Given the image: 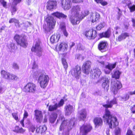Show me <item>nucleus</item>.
<instances>
[{"label":"nucleus","instance_id":"nucleus-51","mask_svg":"<svg viewBox=\"0 0 135 135\" xmlns=\"http://www.w3.org/2000/svg\"><path fill=\"white\" fill-rule=\"evenodd\" d=\"M0 2L3 5V6L6 8L7 6V2L4 0H0Z\"/></svg>","mask_w":135,"mask_h":135},{"label":"nucleus","instance_id":"nucleus-28","mask_svg":"<svg viewBox=\"0 0 135 135\" xmlns=\"http://www.w3.org/2000/svg\"><path fill=\"white\" fill-rule=\"evenodd\" d=\"M111 33V30L108 29L107 31L104 33H103L99 34V36L100 38L103 37H110Z\"/></svg>","mask_w":135,"mask_h":135},{"label":"nucleus","instance_id":"nucleus-31","mask_svg":"<svg viewBox=\"0 0 135 135\" xmlns=\"http://www.w3.org/2000/svg\"><path fill=\"white\" fill-rule=\"evenodd\" d=\"M47 129V128L45 125L40 126L36 129V131L37 133H42L45 132Z\"/></svg>","mask_w":135,"mask_h":135},{"label":"nucleus","instance_id":"nucleus-34","mask_svg":"<svg viewBox=\"0 0 135 135\" xmlns=\"http://www.w3.org/2000/svg\"><path fill=\"white\" fill-rule=\"evenodd\" d=\"M122 73L119 70H116L114 72V74L112 75V77L115 79H118L120 77Z\"/></svg>","mask_w":135,"mask_h":135},{"label":"nucleus","instance_id":"nucleus-27","mask_svg":"<svg viewBox=\"0 0 135 135\" xmlns=\"http://www.w3.org/2000/svg\"><path fill=\"white\" fill-rule=\"evenodd\" d=\"M79 117L81 120H84L86 116V110L83 109L79 111L78 112Z\"/></svg>","mask_w":135,"mask_h":135},{"label":"nucleus","instance_id":"nucleus-61","mask_svg":"<svg viewBox=\"0 0 135 135\" xmlns=\"http://www.w3.org/2000/svg\"><path fill=\"white\" fill-rule=\"evenodd\" d=\"M73 2L74 3H78L83 2V0H72Z\"/></svg>","mask_w":135,"mask_h":135},{"label":"nucleus","instance_id":"nucleus-3","mask_svg":"<svg viewBox=\"0 0 135 135\" xmlns=\"http://www.w3.org/2000/svg\"><path fill=\"white\" fill-rule=\"evenodd\" d=\"M80 10V8L78 6H74L71 10V15L70 16L69 19L73 25L78 24L80 22V18L79 14Z\"/></svg>","mask_w":135,"mask_h":135},{"label":"nucleus","instance_id":"nucleus-10","mask_svg":"<svg viewBox=\"0 0 135 135\" xmlns=\"http://www.w3.org/2000/svg\"><path fill=\"white\" fill-rule=\"evenodd\" d=\"M71 75L76 78H78L81 73V68L78 65L72 69L70 72Z\"/></svg>","mask_w":135,"mask_h":135},{"label":"nucleus","instance_id":"nucleus-47","mask_svg":"<svg viewBox=\"0 0 135 135\" xmlns=\"http://www.w3.org/2000/svg\"><path fill=\"white\" fill-rule=\"evenodd\" d=\"M6 87L3 85L0 86V93H2L6 90Z\"/></svg>","mask_w":135,"mask_h":135},{"label":"nucleus","instance_id":"nucleus-32","mask_svg":"<svg viewBox=\"0 0 135 135\" xmlns=\"http://www.w3.org/2000/svg\"><path fill=\"white\" fill-rule=\"evenodd\" d=\"M52 15L59 18H66L67 17V16L64 14L58 12L52 13Z\"/></svg>","mask_w":135,"mask_h":135},{"label":"nucleus","instance_id":"nucleus-57","mask_svg":"<svg viewBox=\"0 0 135 135\" xmlns=\"http://www.w3.org/2000/svg\"><path fill=\"white\" fill-rule=\"evenodd\" d=\"M115 135H120V129L118 128L116 129L115 131Z\"/></svg>","mask_w":135,"mask_h":135},{"label":"nucleus","instance_id":"nucleus-1","mask_svg":"<svg viewBox=\"0 0 135 135\" xmlns=\"http://www.w3.org/2000/svg\"><path fill=\"white\" fill-rule=\"evenodd\" d=\"M76 119L74 118H73L70 120L66 119L65 118L62 116H60L59 119L57 120V122H62L61 124L60 127V130L61 131L63 130V133H65V131H67L65 135L69 134V131L71 130L73 127L74 124Z\"/></svg>","mask_w":135,"mask_h":135},{"label":"nucleus","instance_id":"nucleus-9","mask_svg":"<svg viewBox=\"0 0 135 135\" xmlns=\"http://www.w3.org/2000/svg\"><path fill=\"white\" fill-rule=\"evenodd\" d=\"M14 38L17 43L21 46L24 47L26 46L27 43L25 39L22 36L16 35L14 37Z\"/></svg>","mask_w":135,"mask_h":135},{"label":"nucleus","instance_id":"nucleus-25","mask_svg":"<svg viewBox=\"0 0 135 135\" xmlns=\"http://www.w3.org/2000/svg\"><path fill=\"white\" fill-rule=\"evenodd\" d=\"M60 37V35L59 34H54L51 37L50 41L52 44L56 43L58 41Z\"/></svg>","mask_w":135,"mask_h":135},{"label":"nucleus","instance_id":"nucleus-59","mask_svg":"<svg viewBox=\"0 0 135 135\" xmlns=\"http://www.w3.org/2000/svg\"><path fill=\"white\" fill-rule=\"evenodd\" d=\"M14 23H15V25L16 26H19V21L15 19Z\"/></svg>","mask_w":135,"mask_h":135},{"label":"nucleus","instance_id":"nucleus-19","mask_svg":"<svg viewBox=\"0 0 135 135\" xmlns=\"http://www.w3.org/2000/svg\"><path fill=\"white\" fill-rule=\"evenodd\" d=\"M57 5V2L54 1H49L47 2L46 6L47 8L49 10H51L56 8Z\"/></svg>","mask_w":135,"mask_h":135},{"label":"nucleus","instance_id":"nucleus-42","mask_svg":"<svg viewBox=\"0 0 135 135\" xmlns=\"http://www.w3.org/2000/svg\"><path fill=\"white\" fill-rule=\"evenodd\" d=\"M77 50H79L84 51L85 50V48L82 45L79 44L77 45Z\"/></svg>","mask_w":135,"mask_h":135},{"label":"nucleus","instance_id":"nucleus-14","mask_svg":"<svg viewBox=\"0 0 135 135\" xmlns=\"http://www.w3.org/2000/svg\"><path fill=\"white\" fill-rule=\"evenodd\" d=\"M97 35V33L96 31L93 30L86 31L85 33L86 36L89 39H94Z\"/></svg>","mask_w":135,"mask_h":135},{"label":"nucleus","instance_id":"nucleus-18","mask_svg":"<svg viewBox=\"0 0 135 135\" xmlns=\"http://www.w3.org/2000/svg\"><path fill=\"white\" fill-rule=\"evenodd\" d=\"M61 3L62 7L65 9L68 10L71 6L70 0H62Z\"/></svg>","mask_w":135,"mask_h":135},{"label":"nucleus","instance_id":"nucleus-20","mask_svg":"<svg viewBox=\"0 0 135 135\" xmlns=\"http://www.w3.org/2000/svg\"><path fill=\"white\" fill-rule=\"evenodd\" d=\"M65 114L67 115L71 114L75 109L72 105L70 104L65 106Z\"/></svg>","mask_w":135,"mask_h":135},{"label":"nucleus","instance_id":"nucleus-45","mask_svg":"<svg viewBox=\"0 0 135 135\" xmlns=\"http://www.w3.org/2000/svg\"><path fill=\"white\" fill-rule=\"evenodd\" d=\"M105 25V23H102L98 25L97 27L96 28L97 30H100Z\"/></svg>","mask_w":135,"mask_h":135},{"label":"nucleus","instance_id":"nucleus-17","mask_svg":"<svg viewBox=\"0 0 135 135\" xmlns=\"http://www.w3.org/2000/svg\"><path fill=\"white\" fill-rule=\"evenodd\" d=\"M108 45V43L106 42L101 41L98 44V48L100 51L103 52L106 51Z\"/></svg>","mask_w":135,"mask_h":135},{"label":"nucleus","instance_id":"nucleus-52","mask_svg":"<svg viewBox=\"0 0 135 135\" xmlns=\"http://www.w3.org/2000/svg\"><path fill=\"white\" fill-rule=\"evenodd\" d=\"M129 95L128 94H126L123 97H122V98L124 101H126L129 99Z\"/></svg>","mask_w":135,"mask_h":135},{"label":"nucleus","instance_id":"nucleus-55","mask_svg":"<svg viewBox=\"0 0 135 135\" xmlns=\"http://www.w3.org/2000/svg\"><path fill=\"white\" fill-rule=\"evenodd\" d=\"M12 116L13 118L16 120H17L18 119V117L17 114L16 113H13L12 114Z\"/></svg>","mask_w":135,"mask_h":135},{"label":"nucleus","instance_id":"nucleus-13","mask_svg":"<svg viewBox=\"0 0 135 135\" xmlns=\"http://www.w3.org/2000/svg\"><path fill=\"white\" fill-rule=\"evenodd\" d=\"M91 65V62L90 61H88L84 63L82 66V69L84 73L87 74L89 73Z\"/></svg>","mask_w":135,"mask_h":135},{"label":"nucleus","instance_id":"nucleus-43","mask_svg":"<svg viewBox=\"0 0 135 135\" xmlns=\"http://www.w3.org/2000/svg\"><path fill=\"white\" fill-rule=\"evenodd\" d=\"M62 62L64 68L66 70L68 67V65L66 59L64 58H62Z\"/></svg>","mask_w":135,"mask_h":135},{"label":"nucleus","instance_id":"nucleus-41","mask_svg":"<svg viewBox=\"0 0 135 135\" xmlns=\"http://www.w3.org/2000/svg\"><path fill=\"white\" fill-rule=\"evenodd\" d=\"M60 26L61 29L62 30L64 35L66 37L67 36L68 34L65 30V26L64 25V24L63 25H60Z\"/></svg>","mask_w":135,"mask_h":135},{"label":"nucleus","instance_id":"nucleus-48","mask_svg":"<svg viewBox=\"0 0 135 135\" xmlns=\"http://www.w3.org/2000/svg\"><path fill=\"white\" fill-rule=\"evenodd\" d=\"M64 104V101L63 99H61L60 101V102L58 103H57V106L58 107H60L63 105Z\"/></svg>","mask_w":135,"mask_h":135},{"label":"nucleus","instance_id":"nucleus-37","mask_svg":"<svg viewBox=\"0 0 135 135\" xmlns=\"http://www.w3.org/2000/svg\"><path fill=\"white\" fill-rule=\"evenodd\" d=\"M2 76L4 78L7 79L9 73L4 70L2 71L1 72Z\"/></svg>","mask_w":135,"mask_h":135},{"label":"nucleus","instance_id":"nucleus-29","mask_svg":"<svg viewBox=\"0 0 135 135\" xmlns=\"http://www.w3.org/2000/svg\"><path fill=\"white\" fill-rule=\"evenodd\" d=\"M116 65V63H114L113 64H109L108 65L106 66V69H108L109 70L108 71L105 70V73L107 74L109 73L110 71L115 67Z\"/></svg>","mask_w":135,"mask_h":135},{"label":"nucleus","instance_id":"nucleus-7","mask_svg":"<svg viewBox=\"0 0 135 135\" xmlns=\"http://www.w3.org/2000/svg\"><path fill=\"white\" fill-rule=\"evenodd\" d=\"M68 48L67 44L64 42H61L57 45L56 49L59 53L62 54L66 51Z\"/></svg>","mask_w":135,"mask_h":135},{"label":"nucleus","instance_id":"nucleus-4","mask_svg":"<svg viewBox=\"0 0 135 135\" xmlns=\"http://www.w3.org/2000/svg\"><path fill=\"white\" fill-rule=\"evenodd\" d=\"M47 25L46 24L43 25V28L45 33L50 32L53 29L55 26L56 21L52 16L49 17L47 18Z\"/></svg>","mask_w":135,"mask_h":135},{"label":"nucleus","instance_id":"nucleus-6","mask_svg":"<svg viewBox=\"0 0 135 135\" xmlns=\"http://www.w3.org/2000/svg\"><path fill=\"white\" fill-rule=\"evenodd\" d=\"M40 44V41L38 40L34 43L31 49L32 51L34 52L36 55L39 57L42 55L43 52V50Z\"/></svg>","mask_w":135,"mask_h":135},{"label":"nucleus","instance_id":"nucleus-62","mask_svg":"<svg viewBox=\"0 0 135 135\" xmlns=\"http://www.w3.org/2000/svg\"><path fill=\"white\" fill-rule=\"evenodd\" d=\"M26 121L24 122L25 124L27 125L30 124V121L28 119H26L25 120Z\"/></svg>","mask_w":135,"mask_h":135},{"label":"nucleus","instance_id":"nucleus-46","mask_svg":"<svg viewBox=\"0 0 135 135\" xmlns=\"http://www.w3.org/2000/svg\"><path fill=\"white\" fill-rule=\"evenodd\" d=\"M123 3L126 4L128 7V6H130L131 4V2L130 0H124L122 1Z\"/></svg>","mask_w":135,"mask_h":135},{"label":"nucleus","instance_id":"nucleus-38","mask_svg":"<svg viewBox=\"0 0 135 135\" xmlns=\"http://www.w3.org/2000/svg\"><path fill=\"white\" fill-rule=\"evenodd\" d=\"M57 117V114H52L50 116V121L52 123H54Z\"/></svg>","mask_w":135,"mask_h":135},{"label":"nucleus","instance_id":"nucleus-63","mask_svg":"<svg viewBox=\"0 0 135 135\" xmlns=\"http://www.w3.org/2000/svg\"><path fill=\"white\" fill-rule=\"evenodd\" d=\"M132 22L133 23V26L135 27V20L133 18H132Z\"/></svg>","mask_w":135,"mask_h":135},{"label":"nucleus","instance_id":"nucleus-39","mask_svg":"<svg viewBox=\"0 0 135 135\" xmlns=\"http://www.w3.org/2000/svg\"><path fill=\"white\" fill-rule=\"evenodd\" d=\"M104 59L103 57H102L97 60L98 64L102 67L104 65V61L103 60Z\"/></svg>","mask_w":135,"mask_h":135},{"label":"nucleus","instance_id":"nucleus-8","mask_svg":"<svg viewBox=\"0 0 135 135\" xmlns=\"http://www.w3.org/2000/svg\"><path fill=\"white\" fill-rule=\"evenodd\" d=\"M24 89L26 92L34 93L36 90V86L33 83H29L25 86Z\"/></svg>","mask_w":135,"mask_h":135},{"label":"nucleus","instance_id":"nucleus-40","mask_svg":"<svg viewBox=\"0 0 135 135\" xmlns=\"http://www.w3.org/2000/svg\"><path fill=\"white\" fill-rule=\"evenodd\" d=\"M58 108L57 103H56L54 105H50L49 107V110L50 111H53L56 110Z\"/></svg>","mask_w":135,"mask_h":135},{"label":"nucleus","instance_id":"nucleus-53","mask_svg":"<svg viewBox=\"0 0 135 135\" xmlns=\"http://www.w3.org/2000/svg\"><path fill=\"white\" fill-rule=\"evenodd\" d=\"M35 126L33 125H31L30 127L29 130L30 131H31L32 132H33L35 130Z\"/></svg>","mask_w":135,"mask_h":135},{"label":"nucleus","instance_id":"nucleus-44","mask_svg":"<svg viewBox=\"0 0 135 135\" xmlns=\"http://www.w3.org/2000/svg\"><path fill=\"white\" fill-rule=\"evenodd\" d=\"M94 1L97 3H100L103 6L106 5L107 4V2L104 1L103 0H94Z\"/></svg>","mask_w":135,"mask_h":135},{"label":"nucleus","instance_id":"nucleus-15","mask_svg":"<svg viewBox=\"0 0 135 135\" xmlns=\"http://www.w3.org/2000/svg\"><path fill=\"white\" fill-rule=\"evenodd\" d=\"M101 81L103 83L102 84V87L107 91L109 89V82L108 78L105 77H102Z\"/></svg>","mask_w":135,"mask_h":135},{"label":"nucleus","instance_id":"nucleus-24","mask_svg":"<svg viewBox=\"0 0 135 135\" xmlns=\"http://www.w3.org/2000/svg\"><path fill=\"white\" fill-rule=\"evenodd\" d=\"M122 86L121 83L119 81H117L113 86L114 93L116 94L118 91V90L120 89Z\"/></svg>","mask_w":135,"mask_h":135},{"label":"nucleus","instance_id":"nucleus-2","mask_svg":"<svg viewBox=\"0 0 135 135\" xmlns=\"http://www.w3.org/2000/svg\"><path fill=\"white\" fill-rule=\"evenodd\" d=\"M103 118L105 122L108 124L110 128H113L118 125L116 117L112 115L110 111L107 109H105V113L103 116Z\"/></svg>","mask_w":135,"mask_h":135},{"label":"nucleus","instance_id":"nucleus-60","mask_svg":"<svg viewBox=\"0 0 135 135\" xmlns=\"http://www.w3.org/2000/svg\"><path fill=\"white\" fill-rule=\"evenodd\" d=\"M13 66L15 69H18V66L16 63H13Z\"/></svg>","mask_w":135,"mask_h":135},{"label":"nucleus","instance_id":"nucleus-30","mask_svg":"<svg viewBox=\"0 0 135 135\" xmlns=\"http://www.w3.org/2000/svg\"><path fill=\"white\" fill-rule=\"evenodd\" d=\"M129 36V35L128 33L126 32L122 33L118 37L117 40L119 41H120Z\"/></svg>","mask_w":135,"mask_h":135},{"label":"nucleus","instance_id":"nucleus-49","mask_svg":"<svg viewBox=\"0 0 135 135\" xmlns=\"http://www.w3.org/2000/svg\"><path fill=\"white\" fill-rule=\"evenodd\" d=\"M128 8H129L131 12H132L135 11V5L128 6Z\"/></svg>","mask_w":135,"mask_h":135},{"label":"nucleus","instance_id":"nucleus-64","mask_svg":"<svg viewBox=\"0 0 135 135\" xmlns=\"http://www.w3.org/2000/svg\"><path fill=\"white\" fill-rule=\"evenodd\" d=\"M132 112L134 113H135V105H134L131 109Z\"/></svg>","mask_w":135,"mask_h":135},{"label":"nucleus","instance_id":"nucleus-12","mask_svg":"<svg viewBox=\"0 0 135 135\" xmlns=\"http://www.w3.org/2000/svg\"><path fill=\"white\" fill-rule=\"evenodd\" d=\"M92 129V127L90 124L83 125L80 128V132L83 135H85Z\"/></svg>","mask_w":135,"mask_h":135},{"label":"nucleus","instance_id":"nucleus-16","mask_svg":"<svg viewBox=\"0 0 135 135\" xmlns=\"http://www.w3.org/2000/svg\"><path fill=\"white\" fill-rule=\"evenodd\" d=\"M21 0H12L11 11L12 15H13L17 11L16 6L18 4L21 2Z\"/></svg>","mask_w":135,"mask_h":135},{"label":"nucleus","instance_id":"nucleus-23","mask_svg":"<svg viewBox=\"0 0 135 135\" xmlns=\"http://www.w3.org/2000/svg\"><path fill=\"white\" fill-rule=\"evenodd\" d=\"M107 104L103 105V106L106 108H111L112 107L113 104H117V102L116 98H114L113 100L110 102L109 101H107Z\"/></svg>","mask_w":135,"mask_h":135},{"label":"nucleus","instance_id":"nucleus-5","mask_svg":"<svg viewBox=\"0 0 135 135\" xmlns=\"http://www.w3.org/2000/svg\"><path fill=\"white\" fill-rule=\"evenodd\" d=\"M49 80V78L47 75L44 74H41L38 78V82L40 87L43 89L47 86Z\"/></svg>","mask_w":135,"mask_h":135},{"label":"nucleus","instance_id":"nucleus-50","mask_svg":"<svg viewBox=\"0 0 135 135\" xmlns=\"http://www.w3.org/2000/svg\"><path fill=\"white\" fill-rule=\"evenodd\" d=\"M89 13V12L88 10H86L84 11L82 13V18H83L84 17L87 15Z\"/></svg>","mask_w":135,"mask_h":135},{"label":"nucleus","instance_id":"nucleus-36","mask_svg":"<svg viewBox=\"0 0 135 135\" xmlns=\"http://www.w3.org/2000/svg\"><path fill=\"white\" fill-rule=\"evenodd\" d=\"M28 116V114L27 112V111H25L23 114V119L20 121L21 124L22 126L23 127H24V120H25V119Z\"/></svg>","mask_w":135,"mask_h":135},{"label":"nucleus","instance_id":"nucleus-11","mask_svg":"<svg viewBox=\"0 0 135 135\" xmlns=\"http://www.w3.org/2000/svg\"><path fill=\"white\" fill-rule=\"evenodd\" d=\"M34 117L37 122L41 123L43 120L42 112L38 110H36L34 111Z\"/></svg>","mask_w":135,"mask_h":135},{"label":"nucleus","instance_id":"nucleus-56","mask_svg":"<svg viewBox=\"0 0 135 135\" xmlns=\"http://www.w3.org/2000/svg\"><path fill=\"white\" fill-rule=\"evenodd\" d=\"M126 135H135L132 132V131L130 129H128Z\"/></svg>","mask_w":135,"mask_h":135},{"label":"nucleus","instance_id":"nucleus-58","mask_svg":"<svg viewBox=\"0 0 135 135\" xmlns=\"http://www.w3.org/2000/svg\"><path fill=\"white\" fill-rule=\"evenodd\" d=\"M37 67L38 66L36 64L35 62L34 61L33 64L32 69H37Z\"/></svg>","mask_w":135,"mask_h":135},{"label":"nucleus","instance_id":"nucleus-22","mask_svg":"<svg viewBox=\"0 0 135 135\" xmlns=\"http://www.w3.org/2000/svg\"><path fill=\"white\" fill-rule=\"evenodd\" d=\"M90 15V20L93 23L97 21L99 19L100 16L99 14L96 12L94 14L93 12L91 13Z\"/></svg>","mask_w":135,"mask_h":135},{"label":"nucleus","instance_id":"nucleus-35","mask_svg":"<svg viewBox=\"0 0 135 135\" xmlns=\"http://www.w3.org/2000/svg\"><path fill=\"white\" fill-rule=\"evenodd\" d=\"M8 76L7 80H17L18 79V77L16 75L10 73Z\"/></svg>","mask_w":135,"mask_h":135},{"label":"nucleus","instance_id":"nucleus-54","mask_svg":"<svg viewBox=\"0 0 135 135\" xmlns=\"http://www.w3.org/2000/svg\"><path fill=\"white\" fill-rule=\"evenodd\" d=\"M75 58L78 59L83 60V57L80 54H77L75 56Z\"/></svg>","mask_w":135,"mask_h":135},{"label":"nucleus","instance_id":"nucleus-26","mask_svg":"<svg viewBox=\"0 0 135 135\" xmlns=\"http://www.w3.org/2000/svg\"><path fill=\"white\" fill-rule=\"evenodd\" d=\"M95 127H98L102 126L103 124V120L101 118L99 117H96L94 120Z\"/></svg>","mask_w":135,"mask_h":135},{"label":"nucleus","instance_id":"nucleus-33","mask_svg":"<svg viewBox=\"0 0 135 135\" xmlns=\"http://www.w3.org/2000/svg\"><path fill=\"white\" fill-rule=\"evenodd\" d=\"M13 131L16 133H22L25 132V130L22 128H20L18 126H16L15 127V129L13 130Z\"/></svg>","mask_w":135,"mask_h":135},{"label":"nucleus","instance_id":"nucleus-21","mask_svg":"<svg viewBox=\"0 0 135 135\" xmlns=\"http://www.w3.org/2000/svg\"><path fill=\"white\" fill-rule=\"evenodd\" d=\"M92 78L94 79L98 78L101 74L100 70L98 68H96L92 71Z\"/></svg>","mask_w":135,"mask_h":135}]
</instances>
